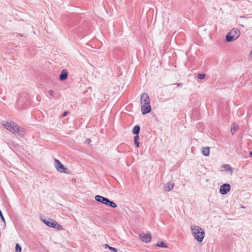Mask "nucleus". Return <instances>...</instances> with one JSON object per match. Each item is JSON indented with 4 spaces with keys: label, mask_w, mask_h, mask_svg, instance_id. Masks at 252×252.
I'll use <instances>...</instances> for the list:
<instances>
[{
    "label": "nucleus",
    "mask_w": 252,
    "mask_h": 252,
    "mask_svg": "<svg viewBox=\"0 0 252 252\" xmlns=\"http://www.w3.org/2000/svg\"><path fill=\"white\" fill-rule=\"evenodd\" d=\"M2 125L7 130L21 137H24L26 134L25 130L13 122H3Z\"/></svg>",
    "instance_id": "f257e3e1"
},
{
    "label": "nucleus",
    "mask_w": 252,
    "mask_h": 252,
    "mask_svg": "<svg viewBox=\"0 0 252 252\" xmlns=\"http://www.w3.org/2000/svg\"><path fill=\"white\" fill-rule=\"evenodd\" d=\"M190 229L195 239L199 242H201L205 235L203 229L200 227L195 225H191Z\"/></svg>",
    "instance_id": "f03ea898"
},
{
    "label": "nucleus",
    "mask_w": 252,
    "mask_h": 252,
    "mask_svg": "<svg viewBox=\"0 0 252 252\" xmlns=\"http://www.w3.org/2000/svg\"><path fill=\"white\" fill-rule=\"evenodd\" d=\"M241 32L239 30L236 28L232 29L226 35V41L231 42L236 40L240 35Z\"/></svg>",
    "instance_id": "7ed1b4c3"
},
{
    "label": "nucleus",
    "mask_w": 252,
    "mask_h": 252,
    "mask_svg": "<svg viewBox=\"0 0 252 252\" xmlns=\"http://www.w3.org/2000/svg\"><path fill=\"white\" fill-rule=\"evenodd\" d=\"M95 199L97 202L102 203L105 205L110 206L112 208H116L117 206V204L115 202L111 201L107 198L103 197L99 195H96L95 196Z\"/></svg>",
    "instance_id": "20e7f679"
},
{
    "label": "nucleus",
    "mask_w": 252,
    "mask_h": 252,
    "mask_svg": "<svg viewBox=\"0 0 252 252\" xmlns=\"http://www.w3.org/2000/svg\"><path fill=\"white\" fill-rule=\"evenodd\" d=\"M54 164L55 167L59 172L62 173H67L66 170L67 169L64 167L63 165L58 159H54Z\"/></svg>",
    "instance_id": "39448f33"
},
{
    "label": "nucleus",
    "mask_w": 252,
    "mask_h": 252,
    "mask_svg": "<svg viewBox=\"0 0 252 252\" xmlns=\"http://www.w3.org/2000/svg\"><path fill=\"white\" fill-rule=\"evenodd\" d=\"M141 105L150 104V100L149 95L147 93H143L140 97Z\"/></svg>",
    "instance_id": "423d86ee"
},
{
    "label": "nucleus",
    "mask_w": 252,
    "mask_h": 252,
    "mask_svg": "<svg viewBox=\"0 0 252 252\" xmlns=\"http://www.w3.org/2000/svg\"><path fill=\"white\" fill-rule=\"evenodd\" d=\"M230 189V186L228 184L221 185L220 188V192L222 194H226Z\"/></svg>",
    "instance_id": "0eeeda50"
},
{
    "label": "nucleus",
    "mask_w": 252,
    "mask_h": 252,
    "mask_svg": "<svg viewBox=\"0 0 252 252\" xmlns=\"http://www.w3.org/2000/svg\"><path fill=\"white\" fill-rule=\"evenodd\" d=\"M142 113L143 115L149 113L151 111L150 104L141 105Z\"/></svg>",
    "instance_id": "6e6552de"
},
{
    "label": "nucleus",
    "mask_w": 252,
    "mask_h": 252,
    "mask_svg": "<svg viewBox=\"0 0 252 252\" xmlns=\"http://www.w3.org/2000/svg\"><path fill=\"white\" fill-rule=\"evenodd\" d=\"M139 237L142 241L145 243H149L151 240V236L150 234H140Z\"/></svg>",
    "instance_id": "1a4fd4ad"
},
{
    "label": "nucleus",
    "mask_w": 252,
    "mask_h": 252,
    "mask_svg": "<svg viewBox=\"0 0 252 252\" xmlns=\"http://www.w3.org/2000/svg\"><path fill=\"white\" fill-rule=\"evenodd\" d=\"M174 186V184L173 183H172V182L167 183L164 187V190L165 191H167V192L170 191L173 188Z\"/></svg>",
    "instance_id": "9d476101"
},
{
    "label": "nucleus",
    "mask_w": 252,
    "mask_h": 252,
    "mask_svg": "<svg viewBox=\"0 0 252 252\" xmlns=\"http://www.w3.org/2000/svg\"><path fill=\"white\" fill-rule=\"evenodd\" d=\"M67 72L65 69H63L60 75V79L62 81L64 80L67 78Z\"/></svg>",
    "instance_id": "9b49d317"
},
{
    "label": "nucleus",
    "mask_w": 252,
    "mask_h": 252,
    "mask_svg": "<svg viewBox=\"0 0 252 252\" xmlns=\"http://www.w3.org/2000/svg\"><path fill=\"white\" fill-rule=\"evenodd\" d=\"M202 154L205 156H208L210 154L209 147H203L201 150Z\"/></svg>",
    "instance_id": "f8f14e48"
},
{
    "label": "nucleus",
    "mask_w": 252,
    "mask_h": 252,
    "mask_svg": "<svg viewBox=\"0 0 252 252\" xmlns=\"http://www.w3.org/2000/svg\"><path fill=\"white\" fill-rule=\"evenodd\" d=\"M42 221L47 226L51 227H53V226L54 225L53 223L55 222V221H54L52 220H43Z\"/></svg>",
    "instance_id": "ddd939ff"
},
{
    "label": "nucleus",
    "mask_w": 252,
    "mask_h": 252,
    "mask_svg": "<svg viewBox=\"0 0 252 252\" xmlns=\"http://www.w3.org/2000/svg\"><path fill=\"white\" fill-rule=\"evenodd\" d=\"M140 130V126H134L132 129V133L134 134H136L137 135H138V133H139Z\"/></svg>",
    "instance_id": "4468645a"
},
{
    "label": "nucleus",
    "mask_w": 252,
    "mask_h": 252,
    "mask_svg": "<svg viewBox=\"0 0 252 252\" xmlns=\"http://www.w3.org/2000/svg\"><path fill=\"white\" fill-rule=\"evenodd\" d=\"M238 126L235 123H234L231 126V132L232 134H234L238 130Z\"/></svg>",
    "instance_id": "2eb2a0df"
},
{
    "label": "nucleus",
    "mask_w": 252,
    "mask_h": 252,
    "mask_svg": "<svg viewBox=\"0 0 252 252\" xmlns=\"http://www.w3.org/2000/svg\"><path fill=\"white\" fill-rule=\"evenodd\" d=\"M222 167L225 170H228L230 172L233 171V168L228 164H224L222 166Z\"/></svg>",
    "instance_id": "dca6fc26"
},
{
    "label": "nucleus",
    "mask_w": 252,
    "mask_h": 252,
    "mask_svg": "<svg viewBox=\"0 0 252 252\" xmlns=\"http://www.w3.org/2000/svg\"><path fill=\"white\" fill-rule=\"evenodd\" d=\"M54 225L53 226V228H56L57 229L60 230L63 229L62 226L60 224H58L57 222L55 221L54 223H53Z\"/></svg>",
    "instance_id": "f3484780"
},
{
    "label": "nucleus",
    "mask_w": 252,
    "mask_h": 252,
    "mask_svg": "<svg viewBox=\"0 0 252 252\" xmlns=\"http://www.w3.org/2000/svg\"><path fill=\"white\" fill-rule=\"evenodd\" d=\"M104 247L105 249H107V248L109 249L110 250H111L113 252H118L116 248L111 247L107 244L104 245Z\"/></svg>",
    "instance_id": "a211bd4d"
},
{
    "label": "nucleus",
    "mask_w": 252,
    "mask_h": 252,
    "mask_svg": "<svg viewBox=\"0 0 252 252\" xmlns=\"http://www.w3.org/2000/svg\"><path fill=\"white\" fill-rule=\"evenodd\" d=\"M156 245L159 247L167 248V246L163 242H158Z\"/></svg>",
    "instance_id": "6ab92c4d"
},
{
    "label": "nucleus",
    "mask_w": 252,
    "mask_h": 252,
    "mask_svg": "<svg viewBox=\"0 0 252 252\" xmlns=\"http://www.w3.org/2000/svg\"><path fill=\"white\" fill-rule=\"evenodd\" d=\"M138 138H139L138 135H136L134 137V143H135V145H136L137 147H138L139 145V143L138 142Z\"/></svg>",
    "instance_id": "aec40b11"
},
{
    "label": "nucleus",
    "mask_w": 252,
    "mask_h": 252,
    "mask_svg": "<svg viewBox=\"0 0 252 252\" xmlns=\"http://www.w3.org/2000/svg\"><path fill=\"white\" fill-rule=\"evenodd\" d=\"M22 250L21 247L18 244H16V252H21Z\"/></svg>",
    "instance_id": "412c9836"
},
{
    "label": "nucleus",
    "mask_w": 252,
    "mask_h": 252,
    "mask_svg": "<svg viewBox=\"0 0 252 252\" xmlns=\"http://www.w3.org/2000/svg\"><path fill=\"white\" fill-rule=\"evenodd\" d=\"M206 75L204 73L198 74L197 75L198 78L200 79H203L205 78Z\"/></svg>",
    "instance_id": "4be33fe9"
},
{
    "label": "nucleus",
    "mask_w": 252,
    "mask_h": 252,
    "mask_svg": "<svg viewBox=\"0 0 252 252\" xmlns=\"http://www.w3.org/2000/svg\"><path fill=\"white\" fill-rule=\"evenodd\" d=\"M49 94L51 95H53L54 94V92L53 90H50L49 92Z\"/></svg>",
    "instance_id": "5701e85b"
},
{
    "label": "nucleus",
    "mask_w": 252,
    "mask_h": 252,
    "mask_svg": "<svg viewBox=\"0 0 252 252\" xmlns=\"http://www.w3.org/2000/svg\"><path fill=\"white\" fill-rule=\"evenodd\" d=\"M91 142V140L90 139H87L86 140V143H88V144H90V142Z\"/></svg>",
    "instance_id": "b1692460"
},
{
    "label": "nucleus",
    "mask_w": 252,
    "mask_h": 252,
    "mask_svg": "<svg viewBox=\"0 0 252 252\" xmlns=\"http://www.w3.org/2000/svg\"><path fill=\"white\" fill-rule=\"evenodd\" d=\"M68 113V112L66 111V112H64L63 113V117H65L66 116V115Z\"/></svg>",
    "instance_id": "393cba45"
},
{
    "label": "nucleus",
    "mask_w": 252,
    "mask_h": 252,
    "mask_svg": "<svg viewBox=\"0 0 252 252\" xmlns=\"http://www.w3.org/2000/svg\"><path fill=\"white\" fill-rule=\"evenodd\" d=\"M174 85H176L177 87H179L181 84L179 83L174 84Z\"/></svg>",
    "instance_id": "a878e982"
},
{
    "label": "nucleus",
    "mask_w": 252,
    "mask_h": 252,
    "mask_svg": "<svg viewBox=\"0 0 252 252\" xmlns=\"http://www.w3.org/2000/svg\"><path fill=\"white\" fill-rule=\"evenodd\" d=\"M250 155L252 157V151L250 152Z\"/></svg>",
    "instance_id": "bb28decb"
},
{
    "label": "nucleus",
    "mask_w": 252,
    "mask_h": 252,
    "mask_svg": "<svg viewBox=\"0 0 252 252\" xmlns=\"http://www.w3.org/2000/svg\"><path fill=\"white\" fill-rule=\"evenodd\" d=\"M251 55L252 56V50L251 51Z\"/></svg>",
    "instance_id": "cd10ccee"
}]
</instances>
